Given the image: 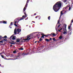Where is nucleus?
Instances as JSON below:
<instances>
[{
	"instance_id": "obj_39",
	"label": "nucleus",
	"mask_w": 73,
	"mask_h": 73,
	"mask_svg": "<svg viewBox=\"0 0 73 73\" xmlns=\"http://www.w3.org/2000/svg\"><path fill=\"white\" fill-rule=\"evenodd\" d=\"M28 17H27L26 19H25V20H28Z\"/></svg>"
},
{
	"instance_id": "obj_35",
	"label": "nucleus",
	"mask_w": 73,
	"mask_h": 73,
	"mask_svg": "<svg viewBox=\"0 0 73 73\" xmlns=\"http://www.w3.org/2000/svg\"><path fill=\"white\" fill-rule=\"evenodd\" d=\"M11 25H13V23L12 22H11L10 24Z\"/></svg>"
},
{
	"instance_id": "obj_58",
	"label": "nucleus",
	"mask_w": 73,
	"mask_h": 73,
	"mask_svg": "<svg viewBox=\"0 0 73 73\" xmlns=\"http://www.w3.org/2000/svg\"><path fill=\"white\" fill-rule=\"evenodd\" d=\"M58 31H59L60 32L61 31L60 30H58Z\"/></svg>"
},
{
	"instance_id": "obj_6",
	"label": "nucleus",
	"mask_w": 73,
	"mask_h": 73,
	"mask_svg": "<svg viewBox=\"0 0 73 73\" xmlns=\"http://www.w3.org/2000/svg\"><path fill=\"white\" fill-rule=\"evenodd\" d=\"M18 56H17V57H20V56H21V55H22V54H21V53H18Z\"/></svg>"
},
{
	"instance_id": "obj_1",
	"label": "nucleus",
	"mask_w": 73,
	"mask_h": 73,
	"mask_svg": "<svg viewBox=\"0 0 73 73\" xmlns=\"http://www.w3.org/2000/svg\"><path fill=\"white\" fill-rule=\"evenodd\" d=\"M62 6V3H61V1L57 2L53 6V9L56 12H58L61 8Z\"/></svg>"
},
{
	"instance_id": "obj_42",
	"label": "nucleus",
	"mask_w": 73,
	"mask_h": 73,
	"mask_svg": "<svg viewBox=\"0 0 73 73\" xmlns=\"http://www.w3.org/2000/svg\"><path fill=\"white\" fill-rule=\"evenodd\" d=\"M48 36H49V34H48L46 35V36H47V37H48Z\"/></svg>"
},
{
	"instance_id": "obj_15",
	"label": "nucleus",
	"mask_w": 73,
	"mask_h": 73,
	"mask_svg": "<svg viewBox=\"0 0 73 73\" xmlns=\"http://www.w3.org/2000/svg\"><path fill=\"white\" fill-rule=\"evenodd\" d=\"M10 43L11 44H12V45L15 44V42H14L13 41L12 42H10Z\"/></svg>"
},
{
	"instance_id": "obj_45",
	"label": "nucleus",
	"mask_w": 73,
	"mask_h": 73,
	"mask_svg": "<svg viewBox=\"0 0 73 73\" xmlns=\"http://www.w3.org/2000/svg\"><path fill=\"white\" fill-rule=\"evenodd\" d=\"M52 38H50V40H52Z\"/></svg>"
},
{
	"instance_id": "obj_14",
	"label": "nucleus",
	"mask_w": 73,
	"mask_h": 73,
	"mask_svg": "<svg viewBox=\"0 0 73 73\" xmlns=\"http://www.w3.org/2000/svg\"><path fill=\"white\" fill-rule=\"evenodd\" d=\"M20 39L19 38H17V42H20Z\"/></svg>"
},
{
	"instance_id": "obj_8",
	"label": "nucleus",
	"mask_w": 73,
	"mask_h": 73,
	"mask_svg": "<svg viewBox=\"0 0 73 73\" xmlns=\"http://www.w3.org/2000/svg\"><path fill=\"white\" fill-rule=\"evenodd\" d=\"M17 57H17V56L15 55L13 57V58H14V60H16V59H17V58H18Z\"/></svg>"
},
{
	"instance_id": "obj_31",
	"label": "nucleus",
	"mask_w": 73,
	"mask_h": 73,
	"mask_svg": "<svg viewBox=\"0 0 73 73\" xmlns=\"http://www.w3.org/2000/svg\"><path fill=\"white\" fill-rule=\"evenodd\" d=\"M24 14H25V16H27V14H26V12H24Z\"/></svg>"
},
{
	"instance_id": "obj_47",
	"label": "nucleus",
	"mask_w": 73,
	"mask_h": 73,
	"mask_svg": "<svg viewBox=\"0 0 73 73\" xmlns=\"http://www.w3.org/2000/svg\"><path fill=\"white\" fill-rule=\"evenodd\" d=\"M72 23H73V20H72L71 21Z\"/></svg>"
},
{
	"instance_id": "obj_62",
	"label": "nucleus",
	"mask_w": 73,
	"mask_h": 73,
	"mask_svg": "<svg viewBox=\"0 0 73 73\" xmlns=\"http://www.w3.org/2000/svg\"><path fill=\"white\" fill-rule=\"evenodd\" d=\"M1 53H0V56H1Z\"/></svg>"
},
{
	"instance_id": "obj_3",
	"label": "nucleus",
	"mask_w": 73,
	"mask_h": 73,
	"mask_svg": "<svg viewBox=\"0 0 73 73\" xmlns=\"http://www.w3.org/2000/svg\"><path fill=\"white\" fill-rule=\"evenodd\" d=\"M7 21H0V24H7Z\"/></svg>"
},
{
	"instance_id": "obj_28",
	"label": "nucleus",
	"mask_w": 73,
	"mask_h": 73,
	"mask_svg": "<svg viewBox=\"0 0 73 73\" xmlns=\"http://www.w3.org/2000/svg\"><path fill=\"white\" fill-rule=\"evenodd\" d=\"M3 41H7V39H3Z\"/></svg>"
},
{
	"instance_id": "obj_25",
	"label": "nucleus",
	"mask_w": 73,
	"mask_h": 73,
	"mask_svg": "<svg viewBox=\"0 0 73 73\" xmlns=\"http://www.w3.org/2000/svg\"><path fill=\"white\" fill-rule=\"evenodd\" d=\"M66 9V7L64 8L63 9L62 11H65V9Z\"/></svg>"
},
{
	"instance_id": "obj_29",
	"label": "nucleus",
	"mask_w": 73,
	"mask_h": 73,
	"mask_svg": "<svg viewBox=\"0 0 73 73\" xmlns=\"http://www.w3.org/2000/svg\"><path fill=\"white\" fill-rule=\"evenodd\" d=\"M13 35H12L9 38L10 39H11L12 37H13Z\"/></svg>"
},
{
	"instance_id": "obj_22",
	"label": "nucleus",
	"mask_w": 73,
	"mask_h": 73,
	"mask_svg": "<svg viewBox=\"0 0 73 73\" xmlns=\"http://www.w3.org/2000/svg\"><path fill=\"white\" fill-rule=\"evenodd\" d=\"M64 28L65 29V31H66V25H65Z\"/></svg>"
},
{
	"instance_id": "obj_54",
	"label": "nucleus",
	"mask_w": 73,
	"mask_h": 73,
	"mask_svg": "<svg viewBox=\"0 0 73 73\" xmlns=\"http://www.w3.org/2000/svg\"><path fill=\"white\" fill-rule=\"evenodd\" d=\"M62 28H61V29H60V30L61 31V30H62Z\"/></svg>"
},
{
	"instance_id": "obj_17",
	"label": "nucleus",
	"mask_w": 73,
	"mask_h": 73,
	"mask_svg": "<svg viewBox=\"0 0 73 73\" xmlns=\"http://www.w3.org/2000/svg\"><path fill=\"white\" fill-rule=\"evenodd\" d=\"M13 53H14V54H15V53H16V50H15L14 51H13Z\"/></svg>"
},
{
	"instance_id": "obj_7",
	"label": "nucleus",
	"mask_w": 73,
	"mask_h": 73,
	"mask_svg": "<svg viewBox=\"0 0 73 73\" xmlns=\"http://www.w3.org/2000/svg\"><path fill=\"white\" fill-rule=\"evenodd\" d=\"M61 16H62V15H60V17H59V19L58 21V23L59 24H60V19H61Z\"/></svg>"
},
{
	"instance_id": "obj_63",
	"label": "nucleus",
	"mask_w": 73,
	"mask_h": 73,
	"mask_svg": "<svg viewBox=\"0 0 73 73\" xmlns=\"http://www.w3.org/2000/svg\"><path fill=\"white\" fill-rule=\"evenodd\" d=\"M52 33H51L50 34L51 35H52Z\"/></svg>"
},
{
	"instance_id": "obj_44",
	"label": "nucleus",
	"mask_w": 73,
	"mask_h": 73,
	"mask_svg": "<svg viewBox=\"0 0 73 73\" xmlns=\"http://www.w3.org/2000/svg\"><path fill=\"white\" fill-rule=\"evenodd\" d=\"M70 25H71L70 26H71V25H72V22H71V23Z\"/></svg>"
},
{
	"instance_id": "obj_5",
	"label": "nucleus",
	"mask_w": 73,
	"mask_h": 73,
	"mask_svg": "<svg viewBox=\"0 0 73 73\" xmlns=\"http://www.w3.org/2000/svg\"><path fill=\"white\" fill-rule=\"evenodd\" d=\"M40 35H42L41 36V38H44V36H45V37H47V36H46V35H44V34H41Z\"/></svg>"
},
{
	"instance_id": "obj_55",
	"label": "nucleus",
	"mask_w": 73,
	"mask_h": 73,
	"mask_svg": "<svg viewBox=\"0 0 73 73\" xmlns=\"http://www.w3.org/2000/svg\"><path fill=\"white\" fill-rule=\"evenodd\" d=\"M16 31V29H15L14 30V31Z\"/></svg>"
},
{
	"instance_id": "obj_11",
	"label": "nucleus",
	"mask_w": 73,
	"mask_h": 73,
	"mask_svg": "<svg viewBox=\"0 0 73 73\" xmlns=\"http://www.w3.org/2000/svg\"><path fill=\"white\" fill-rule=\"evenodd\" d=\"M31 37V35H28L27 36V38L28 40L29 39V37Z\"/></svg>"
},
{
	"instance_id": "obj_37",
	"label": "nucleus",
	"mask_w": 73,
	"mask_h": 73,
	"mask_svg": "<svg viewBox=\"0 0 73 73\" xmlns=\"http://www.w3.org/2000/svg\"><path fill=\"white\" fill-rule=\"evenodd\" d=\"M62 12H63V11H62L61 12V14H62V15H63V13H62Z\"/></svg>"
},
{
	"instance_id": "obj_30",
	"label": "nucleus",
	"mask_w": 73,
	"mask_h": 73,
	"mask_svg": "<svg viewBox=\"0 0 73 73\" xmlns=\"http://www.w3.org/2000/svg\"><path fill=\"white\" fill-rule=\"evenodd\" d=\"M70 27H71V26H70L68 27V29H70Z\"/></svg>"
},
{
	"instance_id": "obj_23",
	"label": "nucleus",
	"mask_w": 73,
	"mask_h": 73,
	"mask_svg": "<svg viewBox=\"0 0 73 73\" xmlns=\"http://www.w3.org/2000/svg\"><path fill=\"white\" fill-rule=\"evenodd\" d=\"M14 33L15 35H16V34H17V31H14Z\"/></svg>"
},
{
	"instance_id": "obj_50",
	"label": "nucleus",
	"mask_w": 73,
	"mask_h": 73,
	"mask_svg": "<svg viewBox=\"0 0 73 73\" xmlns=\"http://www.w3.org/2000/svg\"><path fill=\"white\" fill-rule=\"evenodd\" d=\"M14 23H15V24H16V23H17V21L15 22Z\"/></svg>"
},
{
	"instance_id": "obj_59",
	"label": "nucleus",
	"mask_w": 73,
	"mask_h": 73,
	"mask_svg": "<svg viewBox=\"0 0 73 73\" xmlns=\"http://www.w3.org/2000/svg\"><path fill=\"white\" fill-rule=\"evenodd\" d=\"M15 20H17V18L15 19Z\"/></svg>"
},
{
	"instance_id": "obj_40",
	"label": "nucleus",
	"mask_w": 73,
	"mask_h": 73,
	"mask_svg": "<svg viewBox=\"0 0 73 73\" xmlns=\"http://www.w3.org/2000/svg\"><path fill=\"white\" fill-rule=\"evenodd\" d=\"M29 38V39H28V41H29V40H30L31 39V38Z\"/></svg>"
},
{
	"instance_id": "obj_46",
	"label": "nucleus",
	"mask_w": 73,
	"mask_h": 73,
	"mask_svg": "<svg viewBox=\"0 0 73 73\" xmlns=\"http://www.w3.org/2000/svg\"><path fill=\"white\" fill-rule=\"evenodd\" d=\"M24 54H25V53H24V52H23L22 54V55H23Z\"/></svg>"
},
{
	"instance_id": "obj_64",
	"label": "nucleus",
	"mask_w": 73,
	"mask_h": 73,
	"mask_svg": "<svg viewBox=\"0 0 73 73\" xmlns=\"http://www.w3.org/2000/svg\"><path fill=\"white\" fill-rule=\"evenodd\" d=\"M40 41H38V42H40Z\"/></svg>"
},
{
	"instance_id": "obj_10",
	"label": "nucleus",
	"mask_w": 73,
	"mask_h": 73,
	"mask_svg": "<svg viewBox=\"0 0 73 73\" xmlns=\"http://www.w3.org/2000/svg\"><path fill=\"white\" fill-rule=\"evenodd\" d=\"M19 50H24V48H23V47H21L20 48H19Z\"/></svg>"
},
{
	"instance_id": "obj_52",
	"label": "nucleus",
	"mask_w": 73,
	"mask_h": 73,
	"mask_svg": "<svg viewBox=\"0 0 73 73\" xmlns=\"http://www.w3.org/2000/svg\"><path fill=\"white\" fill-rule=\"evenodd\" d=\"M32 22L33 23H35V21H32Z\"/></svg>"
},
{
	"instance_id": "obj_61",
	"label": "nucleus",
	"mask_w": 73,
	"mask_h": 73,
	"mask_svg": "<svg viewBox=\"0 0 73 73\" xmlns=\"http://www.w3.org/2000/svg\"><path fill=\"white\" fill-rule=\"evenodd\" d=\"M37 37H38V38H39L40 37H39V36H37Z\"/></svg>"
},
{
	"instance_id": "obj_32",
	"label": "nucleus",
	"mask_w": 73,
	"mask_h": 73,
	"mask_svg": "<svg viewBox=\"0 0 73 73\" xmlns=\"http://www.w3.org/2000/svg\"><path fill=\"white\" fill-rule=\"evenodd\" d=\"M24 40H25V41H27V40H28V39H24Z\"/></svg>"
},
{
	"instance_id": "obj_12",
	"label": "nucleus",
	"mask_w": 73,
	"mask_h": 73,
	"mask_svg": "<svg viewBox=\"0 0 73 73\" xmlns=\"http://www.w3.org/2000/svg\"><path fill=\"white\" fill-rule=\"evenodd\" d=\"M21 29H17V32H21Z\"/></svg>"
},
{
	"instance_id": "obj_41",
	"label": "nucleus",
	"mask_w": 73,
	"mask_h": 73,
	"mask_svg": "<svg viewBox=\"0 0 73 73\" xmlns=\"http://www.w3.org/2000/svg\"><path fill=\"white\" fill-rule=\"evenodd\" d=\"M2 38V36H0V39H1V38Z\"/></svg>"
},
{
	"instance_id": "obj_38",
	"label": "nucleus",
	"mask_w": 73,
	"mask_h": 73,
	"mask_svg": "<svg viewBox=\"0 0 73 73\" xmlns=\"http://www.w3.org/2000/svg\"><path fill=\"white\" fill-rule=\"evenodd\" d=\"M1 56L3 58H4V56L3 55H1Z\"/></svg>"
},
{
	"instance_id": "obj_20",
	"label": "nucleus",
	"mask_w": 73,
	"mask_h": 73,
	"mask_svg": "<svg viewBox=\"0 0 73 73\" xmlns=\"http://www.w3.org/2000/svg\"><path fill=\"white\" fill-rule=\"evenodd\" d=\"M3 38H7V36L5 35L4 36V37H3Z\"/></svg>"
},
{
	"instance_id": "obj_43",
	"label": "nucleus",
	"mask_w": 73,
	"mask_h": 73,
	"mask_svg": "<svg viewBox=\"0 0 73 73\" xmlns=\"http://www.w3.org/2000/svg\"><path fill=\"white\" fill-rule=\"evenodd\" d=\"M60 25H58V27L59 28V27H60Z\"/></svg>"
},
{
	"instance_id": "obj_26",
	"label": "nucleus",
	"mask_w": 73,
	"mask_h": 73,
	"mask_svg": "<svg viewBox=\"0 0 73 73\" xmlns=\"http://www.w3.org/2000/svg\"><path fill=\"white\" fill-rule=\"evenodd\" d=\"M52 35H53V36H56V34H52Z\"/></svg>"
},
{
	"instance_id": "obj_60",
	"label": "nucleus",
	"mask_w": 73,
	"mask_h": 73,
	"mask_svg": "<svg viewBox=\"0 0 73 73\" xmlns=\"http://www.w3.org/2000/svg\"><path fill=\"white\" fill-rule=\"evenodd\" d=\"M41 35V34H39V35H37V36H39V35Z\"/></svg>"
},
{
	"instance_id": "obj_9",
	"label": "nucleus",
	"mask_w": 73,
	"mask_h": 73,
	"mask_svg": "<svg viewBox=\"0 0 73 73\" xmlns=\"http://www.w3.org/2000/svg\"><path fill=\"white\" fill-rule=\"evenodd\" d=\"M17 38L15 36H14L12 38V39L13 40H16V39Z\"/></svg>"
},
{
	"instance_id": "obj_2",
	"label": "nucleus",
	"mask_w": 73,
	"mask_h": 73,
	"mask_svg": "<svg viewBox=\"0 0 73 73\" xmlns=\"http://www.w3.org/2000/svg\"><path fill=\"white\" fill-rule=\"evenodd\" d=\"M27 17V16L26 15H23L22 16V18H21V19H19L18 20V22L17 23H19V21H20L21 20H23V19H25L26 17Z\"/></svg>"
},
{
	"instance_id": "obj_4",
	"label": "nucleus",
	"mask_w": 73,
	"mask_h": 73,
	"mask_svg": "<svg viewBox=\"0 0 73 73\" xmlns=\"http://www.w3.org/2000/svg\"><path fill=\"white\" fill-rule=\"evenodd\" d=\"M27 6L28 4H26L25 7L23 9V12H25V10H26V8L27 7Z\"/></svg>"
},
{
	"instance_id": "obj_48",
	"label": "nucleus",
	"mask_w": 73,
	"mask_h": 73,
	"mask_svg": "<svg viewBox=\"0 0 73 73\" xmlns=\"http://www.w3.org/2000/svg\"><path fill=\"white\" fill-rule=\"evenodd\" d=\"M34 16H35V15H36V13H35L34 14Z\"/></svg>"
},
{
	"instance_id": "obj_24",
	"label": "nucleus",
	"mask_w": 73,
	"mask_h": 73,
	"mask_svg": "<svg viewBox=\"0 0 73 73\" xmlns=\"http://www.w3.org/2000/svg\"><path fill=\"white\" fill-rule=\"evenodd\" d=\"M43 39L41 38H40L39 39V41H42Z\"/></svg>"
},
{
	"instance_id": "obj_49",
	"label": "nucleus",
	"mask_w": 73,
	"mask_h": 73,
	"mask_svg": "<svg viewBox=\"0 0 73 73\" xmlns=\"http://www.w3.org/2000/svg\"><path fill=\"white\" fill-rule=\"evenodd\" d=\"M37 17H38V16H37L35 17L36 19H37Z\"/></svg>"
},
{
	"instance_id": "obj_16",
	"label": "nucleus",
	"mask_w": 73,
	"mask_h": 73,
	"mask_svg": "<svg viewBox=\"0 0 73 73\" xmlns=\"http://www.w3.org/2000/svg\"><path fill=\"white\" fill-rule=\"evenodd\" d=\"M66 33H67L66 30V31L65 30L64 31L63 34H66Z\"/></svg>"
},
{
	"instance_id": "obj_33",
	"label": "nucleus",
	"mask_w": 73,
	"mask_h": 73,
	"mask_svg": "<svg viewBox=\"0 0 73 73\" xmlns=\"http://www.w3.org/2000/svg\"><path fill=\"white\" fill-rule=\"evenodd\" d=\"M0 42H1V44H3V41H0Z\"/></svg>"
},
{
	"instance_id": "obj_51",
	"label": "nucleus",
	"mask_w": 73,
	"mask_h": 73,
	"mask_svg": "<svg viewBox=\"0 0 73 73\" xmlns=\"http://www.w3.org/2000/svg\"><path fill=\"white\" fill-rule=\"evenodd\" d=\"M37 42V41H35V43H36V42Z\"/></svg>"
},
{
	"instance_id": "obj_56",
	"label": "nucleus",
	"mask_w": 73,
	"mask_h": 73,
	"mask_svg": "<svg viewBox=\"0 0 73 73\" xmlns=\"http://www.w3.org/2000/svg\"><path fill=\"white\" fill-rule=\"evenodd\" d=\"M67 0H64V2H66V1Z\"/></svg>"
},
{
	"instance_id": "obj_18",
	"label": "nucleus",
	"mask_w": 73,
	"mask_h": 73,
	"mask_svg": "<svg viewBox=\"0 0 73 73\" xmlns=\"http://www.w3.org/2000/svg\"><path fill=\"white\" fill-rule=\"evenodd\" d=\"M70 6V5H67V6L66 7V8H68V7H69Z\"/></svg>"
},
{
	"instance_id": "obj_36",
	"label": "nucleus",
	"mask_w": 73,
	"mask_h": 73,
	"mask_svg": "<svg viewBox=\"0 0 73 73\" xmlns=\"http://www.w3.org/2000/svg\"><path fill=\"white\" fill-rule=\"evenodd\" d=\"M71 9V7H69V11H70Z\"/></svg>"
},
{
	"instance_id": "obj_13",
	"label": "nucleus",
	"mask_w": 73,
	"mask_h": 73,
	"mask_svg": "<svg viewBox=\"0 0 73 73\" xmlns=\"http://www.w3.org/2000/svg\"><path fill=\"white\" fill-rule=\"evenodd\" d=\"M45 41H46L47 42H49L50 41V40H49V39L47 38L45 39Z\"/></svg>"
},
{
	"instance_id": "obj_21",
	"label": "nucleus",
	"mask_w": 73,
	"mask_h": 73,
	"mask_svg": "<svg viewBox=\"0 0 73 73\" xmlns=\"http://www.w3.org/2000/svg\"><path fill=\"white\" fill-rule=\"evenodd\" d=\"M59 38L60 39H62V36H60L59 37Z\"/></svg>"
},
{
	"instance_id": "obj_27",
	"label": "nucleus",
	"mask_w": 73,
	"mask_h": 73,
	"mask_svg": "<svg viewBox=\"0 0 73 73\" xmlns=\"http://www.w3.org/2000/svg\"><path fill=\"white\" fill-rule=\"evenodd\" d=\"M50 16H49L48 17V19L49 20H50Z\"/></svg>"
},
{
	"instance_id": "obj_34",
	"label": "nucleus",
	"mask_w": 73,
	"mask_h": 73,
	"mask_svg": "<svg viewBox=\"0 0 73 73\" xmlns=\"http://www.w3.org/2000/svg\"><path fill=\"white\" fill-rule=\"evenodd\" d=\"M14 25H15L16 26V27H18L17 25H16V23H15Z\"/></svg>"
},
{
	"instance_id": "obj_19",
	"label": "nucleus",
	"mask_w": 73,
	"mask_h": 73,
	"mask_svg": "<svg viewBox=\"0 0 73 73\" xmlns=\"http://www.w3.org/2000/svg\"><path fill=\"white\" fill-rule=\"evenodd\" d=\"M52 40L53 41H55L56 40V39L55 38H53Z\"/></svg>"
},
{
	"instance_id": "obj_57",
	"label": "nucleus",
	"mask_w": 73,
	"mask_h": 73,
	"mask_svg": "<svg viewBox=\"0 0 73 73\" xmlns=\"http://www.w3.org/2000/svg\"><path fill=\"white\" fill-rule=\"evenodd\" d=\"M66 11H64V13H66Z\"/></svg>"
},
{
	"instance_id": "obj_53",
	"label": "nucleus",
	"mask_w": 73,
	"mask_h": 73,
	"mask_svg": "<svg viewBox=\"0 0 73 73\" xmlns=\"http://www.w3.org/2000/svg\"><path fill=\"white\" fill-rule=\"evenodd\" d=\"M12 45L11 44L10 45V47H12Z\"/></svg>"
}]
</instances>
